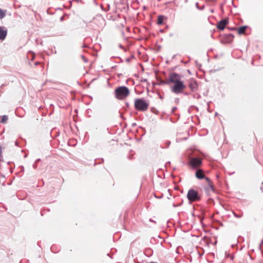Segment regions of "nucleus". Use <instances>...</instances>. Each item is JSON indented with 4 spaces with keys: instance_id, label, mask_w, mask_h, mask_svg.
<instances>
[{
    "instance_id": "5",
    "label": "nucleus",
    "mask_w": 263,
    "mask_h": 263,
    "mask_svg": "<svg viewBox=\"0 0 263 263\" xmlns=\"http://www.w3.org/2000/svg\"><path fill=\"white\" fill-rule=\"evenodd\" d=\"M189 86L192 91H196L198 90V85L197 82L194 80H191L190 81Z\"/></svg>"
},
{
    "instance_id": "8",
    "label": "nucleus",
    "mask_w": 263,
    "mask_h": 263,
    "mask_svg": "<svg viewBox=\"0 0 263 263\" xmlns=\"http://www.w3.org/2000/svg\"><path fill=\"white\" fill-rule=\"evenodd\" d=\"M7 34V30L4 27L0 26V40H4Z\"/></svg>"
},
{
    "instance_id": "15",
    "label": "nucleus",
    "mask_w": 263,
    "mask_h": 263,
    "mask_svg": "<svg viewBox=\"0 0 263 263\" xmlns=\"http://www.w3.org/2000/svg\"><path fill=\"white\" fill-rule=\"evenodd\" d=\"M205 179L208 182L209 188L211 189L212 190H213V186L212 182L210 181V180H209V179L208 178H205Z\"/></svg>"
},
{
    "instance_id": "6",
    "label": "nucleus",
    "mask_w": 263,
    "mask_h": 263,
    "mask_svg": "<svg viewBox=\"0 0 263 263\" xmlns=\"http://www.w3.org/2000/svg\"><path fill=\"white\" fill-rule=\"evenodd\" d=\"M202 160L201 158H193L190 160L189 164H201Z\"/></svg>"
},
{
    "instance_id": "13",
    "label": "nucleus",
    "mask_w": 263,
    "mask_h": 263,
    "mask_svg": "<svg viewBox=\"0 0 263 263\" xmlns=\"http://www.w3.org/2000/svg\"><path fill=\"white\" fill-rule=\"evenodd\" d=\"M234 37V35L231 34L227 35V41L229 42H231L233 40Z\"/></svg>"
},
{
    "instance_id": "12",
    "label": "nucleus",
    "mask_w": 263,
    "mask_h": 263,
    "mask_svg": "<svg viewBox=\"0 0 263 263\" xmlns=\"http://www.w3.org/2000/svg\"><path fill=\"white\" fill-rule=\"evenodd\" d=\"M164 20V16L163 15H159L158 17L157 23L159 25H162Z\"/></svg>"
},
{
    "instance_id": "9",
    "label": "nucleus",
    "mask_w": 263,
    "mask_h": 263,
    "mask_svg": "<svg viewBox=\"0 0 263 263\" xmlns=\"http://www.w3.org/2000/svg\"><path fill=\"white\" fill-rule=\"evenodd\" d=\"M195 175L196 177L199 179L204 178V174L203 173V171L202 170H198L196 172Z\"/></svg>"
},
{
    "instance_id": "11",
    "label": "nucleus",
    "mask_w": 263,
    "mask_h": 263,
    "mask_svg": "<svg viewBox=\"0 0 263 263\" xmlns=\"http://www.w3.org/2000/svg\"><path fill=\"white\" fill-rule=\"evenodd\" d=\"M8 120V117L6 115L0 116V123H5Z\"/></svg>"
},
{
    "instance_id": "3",
    "label": "nucleus",
    "mask_w": 263,
    "mask_h": 263,
    "mask_svg": "<svg viewBox=\"0 0 263 263\" xmlns=\"http://www.w3.org/2000/svg\"><path fill=\"white\" fill-rule=\"evenodd\" d=\"M134 106L136 109L145 111L147 110L149 104L143 99H136L135 101Z\"/></svg>"
},
{
    "instance_id": "10",
    "label": "nucleus",
    "mask_w": 263,
    "mask_h": 263,
    "mask_svg": "<svg viewBox=\"0 0 263 263\" xmlns=\"http://www.w3.org/2000/svg\"><path fill=\"white\" fill-rule=\"evenodd\" d=\"M247 29L246 26H242L237 29L238 33L239 34L245 33Z\"/></svg>"
},
{
    "instance_id": "17",
    "label": "nucleus",
    "mask_w": 263,
    "mask_h": 263,
    "mask_svg": "<svg viewBox=\"0 0 263 263\" xmlns=\"http://www.w3.org/2000/svg\"><path fill=\"white\" fill-rule=\"evenodd\" d=\"M235 216L238 218H239L240 216H239L238 215H237L236 214H234Z\"/></svg>"
},
{
    "instance_id": "14",
    "label": "nucleus",
    "mask_w": 263,
    "mask_h": 263,
    "mask_svg": "<svg viewBox=\"0 0 263 263\" xmlns=\"http://www.w3.org/2000/svg\"><path fill=\"white\" fill-rule=\"evenodd\" d=\"M6 13V10H3L0 9V19L5 17Z\"/></svg>"
},
{
    "instance_id": "1",
    "label": "nucleus",
    "mask_w": 263,
    "mask_h": 263,
    "mask_svg": "<svg viewBox=\"0 0 263 263\" xmlns=\"http://www.w3.org/2000/svg\"><path fill=\"white\" fill-rule=\"evenodd\" d=\"M165 84H172L171 87V91L176 94L182 93L186 88L183 81H181V76L176 73H171L168 78L164 82Z\"/></svg>"
},
{
    "instance_id": "7",
    "label": "nucleus",
    "mask_w": 263,
    "mask_h": 263,
    "mask_svg": "<svg viewBox=\"0 0 263 263\" xmlns=\"http://www.w3.org/2000/svg\"><path fill=\"white\" fill-rule=\"evenodd\" d=\"M228 23V21L227 20H222L218 23L217 27L219 30H223Z\"/></svg>"
},
{
    "instance_id": "4",
    "label": "nucleus",
    "mask_w": 263,
    "mask_h": 263,
    "mask_svg": "<svg viewBox=\"0 0 263 263\" xmlns=\"http://www.w3.org/2000/svg\"><path fill=\"white\" fill-rule=\"evenodd\" d=\"M187 197L188 199L192 202L197 201L199 199L197 192L192 189L188 191Z\"/></svg>"
},
{
    "instance_id": "2",
    "label": "nucleus",
    "mask_w": 263,
    "mask_h": 263,
    "mask_svg": "<svg viewBox=\"0 0 263 263\" xmlns=\"http://www.w3.org/2000/svg\"><path fill=\"white\" fill-rule=\"evenodd\" d=\"M129 95L128 88L125 86H119L115 90V95L118 100H123Z\"/></svg>"
},
{
    "instance_id": "16",
    "label": "nucleus",
    "mask_w": 263,
    "mask_h": 263,
    "mask_svg": "<svg viewBox=\"0 0 263 263\" xmlns=\"http://www.w3.org/2000/svg\"><path fill=\"white\" fill-rule=\"evenodd\" d=\"M2 157V147L0 145V158Z\"/></svg>"
}]
</instances>
